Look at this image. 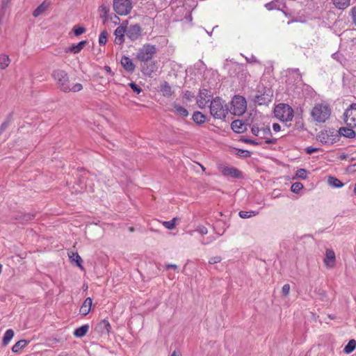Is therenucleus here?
<instances>
[{
    "instance_id": "nucleus-1",
    "label": "nucleus",
    "mask_w": 356,
    "mask_h": 356,
    "mask_svg": "<svg viewBox=\"0 0 356 356\" xmlns=\"http://www.w3.org/2000/svg\"><path fill=\"white\" fill-rule=\"evenodd\" d=\"M252 134L258 138V140H264L266 144H274L275 139L271 138V131L268 125L264 123L253 124L251 127Z\"/></svg>"
},
{
    "instance_id": "nucleus-2",
    "label": "nucleus",
    "mask_w": 356,
    "mask_h": 356,
    "mask_svg": "<svg viewBox=\"0 0 356 356\" xmlns=\"http://www.w3.org/2000/svg\"><path fill=\"white\" fill-rule=\"evenodd\" d=\"M210 113L215 119L224 120L229 108L220 97L214 98L210 104Z\"/></svg>"
},
{
    "instance_id": "nucleus-3",
    "label": "nucleus",
    "mask_w": 356,
    "mask_h": 356,
    "mask_svg": "<svg viewBox=\"0 0 356 356\" xmlns=\"http://www.w3.org/2000/svg\"><path fill=\"white\" fill-rule=\"evenodd\" d=\"M331 108L325 104H316L311 111L313 120L317 122H325L330 116Z\"/></svg>"
},
{
    "instance_id": "nucleus-4",
    "label": "nucleus",
    "mask_w": 356,
    "mask_h": 356,
    "mask_svg": "<svg viewBox=\"0 0 356 356\" xmlns=\"http://www.w3.org/2000/svg\"><path fill=\"white\" fill-rule=\"evenodd\" d=\"M274 114L280 121L288 122H291L293 118V110L288 104H280L275 106Z\"/></svg>"
},
{
    "instance_id": "nucleus-5",
    "label": "nucleus",
    "mask_w": 356,
    "mask_h": 356,
    "mask_svg": "<svg viewBox=\"0 0 356 356\" xmlns=\"http://www.w3.org/2000/svg\"><path fill=\"white\" fill-rule=\"evenodd\" d=\"M156 53L155 45L145 44L140 48L136 54V58L140 62H147L150 60Z\"/></svg>"
},
{
    "instance_id": "nucleus-6",
    "label": "nucleus",
    "mask_w": 356,
    "mask_h": 356,
    "mask_svg": "<svg viewBox=\"0 0 356 356\" xmlns=\"http://www.w3.org/2000/svg\"><path fill=\"white\" fill-rule=\"evenodd\" d=\"M230 112L238 116L242 115L246 111L247 102L245 99L239 95L234 96L231 102Z\"/></svg>"
},
{
    "instance_id": "nucleus-7",
    "label": "nucleus",
    "mask_w": 356,
    "mask_h": 356,
    "mask_svg": "<svg viewBox=\"0 0 356 356\" xmlns=\"http://www.w3.org/2000/svg\"><path fill=\"white\" fill-rule=\"evenodd\" d=\"M52 76L56 81L58 87L63 91L69 90V77L67 73L62 70H56L52 73Z\"/></svg>"
},
{
    "instance_id": "nucleus-8",
    "label": "nucleus",
    "mask_w": 356,
    "mask_h": 356,
    "mask_svg": "<svg viewBox=\"0 0 356 356\" xmlns=\"http://www.w3.org/2000/svg\"><path fill=\"white\" fill-rule=\"evenodd\" d=\"M131 2L130 0H114V10L120 15H127L131 10Z\"/></svg>"
},
{
    "instance_id": "nucleus-9",
    "label": "nucleus",
    "mask_w": 356,
    "mask_h": 356,
    "mask_svg": "<svg viewBox=\"0 0 356 356\" xmlns=\"http://www.w3.org/2000/svg\"><path fill=\"white\" fill-rule=\"evenodd\" d=\"M318 140L323 144L330 145L339 140V134L335 131H321L318 135Z\"/></svg>"
},
{
    "instance_id": "nucleus-10",
    "label": "nucleus",
    "mask_w": 356,
    "mask_h": 356,
    "mask_svg": "<svg viewBox=\"0 0 356 356\" xmlns=\"http://www.w3.org/2000/svg\"><path fill=\"white\" fill-rule=\"evenodd\" d=\"M344 121L349 127H356V104H351L345 111Z\"/></svg>"
},
{
    "instance_id": "nucleus-11",
    "label": "nucleus",
    "mask_w": 356,
    "mask_h": 356,
    "mask_svg": "<svg viewBox=\"0 0 356 356\" xmlns=\"http://www.w3.org/2000/svg\"><path fill=\"white\" fill-rule=\"evenodd\" d=\"M218 169L224 176L227 177L241 178L242 177V173L234 167L220 165Z\"/></svg>"
},
{
    "instance_id": "nucleus-12",
    "label": "nucleus",
    "mask_w": 356,
    "mask_h": 356,
    "mask_svg": "<svg viewBox=\"0 0 356 356\" xmlns=\"http://www.w3.org/2000/svg\"><path fill=\"white\" fill-rule=\"evenodd\" d=\"M127 29V36L132 41H135L141 36L142 29L138 24L130 25Z\"/></svg>"
},
{
    "instance_id": "nucleus-13",
    "label": "nucleus",
    "mask_w": 356,
    "mask_h": 356,
    "mask_svg": "<svg viewBox=\"0 0 356 356\" xmlns=\"http://www.w3.org/2000/svg\"><path fill=\"white\" fill-rule=\"evenodd\" d=\"M211 97L210 92L207 89L201 90L197 97V104L200 108L206 107Z\"/></svg>"
},
{
    "instance_id": "nucleus-14",
    "label": "nucleus",
    "mask_w": 356,
    "mask_h": 356,
    "mask_svg": "<svg viewBox=\"0 0 356 356\" xmlns=\"http://www.w3.org/2000/svg\"><path fill=\"white\" fill-rule=\"evenodd\" d=\"M127 34V29L122 26H118L114 32L115 43L117 44H122L124 42V35Z\"/></svg>"
},
{
    "instance_id": "nucleus-15",
    "label": "nucleus",
    "mask_w": 356,
    "mask_h": 356,
    "mask_svg": "<svg viewBox=\"0 0 356 356\" xmlns=\"http://www.w3.org/2000/svg\"><path fill=\"white\" fill-rule=\"evenodd\" d=\"M324 263L325 265L328 268H332L334 266L335 263V253L333 250L327 249L326 250Z\"/></svg>"
},
{
    "instance_id": "nucleus-16",
    "label": "nucleus",
    "mask_w": 356,
    "mask_h": 356,
    "mask_svg": "<svg viewBox=\"0 0 356 356\" xmlns=\"http://www.w3.org/2000/svg\"><path fill=\"white\" fill-rule=\"evenodd\" d=\"M87 44L86 40H82L77 44H74L72 46L65 49V52H72L74 54L79 53Z\"/></svg>"
},
{
    "instance_id": "nucleus-17",
    "label": "nucleus",
    "mask_w": 356,
    "mask_h": 356,
    "mask_svg": "<svg viewBox=\"0 0 356 356\" xmlns=\"http://www.w3.org/2000/svg\"><path fill=\"white\" fill-rule=\"evenodd\" d=\"M121 64L124 70L129 72H133L135 70L134 64L133 63L132 60L127 56H124L122 57Z\"/></svg>"
},
{
    "instance_id": "nucleus-18",
    "label": "nucleus",
    "mask_w": 356,
    "mask_h": 356,
    "mask_svg": "<svg viewBox=\"0 0 356 356\" xmlns=\"http://www.w3.org/2000/svg\"><path fill=\"white\" fill-rule=\"evenodd\" d=\"M92 304V299L90 298H87L84 300V302H83V304L80 308V310H79L80 314L83 316H86L88 314H89V312L91 309Z\"/></svg>"
},
{
    "instance_id": "nucleus-19",
    "label": "nucleus",
    "mask_w": 356,
    "mask_h": 356,
    "mask_svg": "<svg viewBox=\"0 0 356 356\" xmlns=\"http://www.w3.org/2000/svg\"><path fill=\"white\" fill-rule=\"evenodd\" d=\"M231 127L236 133H242L245 130V124L240 120H234L231 124Z\"/></svg>"
},
{
    "instance_id": "nucleus-20",
    "label": "nucleus",
    "mask_w": 356,
    "mask_h": 356,
    "mask_svg": "<svg viewBox=\"0 0 356 356\" xmlns=\"http://www.w3.org/2000/svg\"><path fill=\"white\" fill-rule=\"evenodd\" d=\"M337 133L339 134V138L341 136L349 138H353L355 136V132L352 129L348 127H341Z\"/></svg>"
},
{
    "instance_id": "nucleus-21",
    "label": "nucleus",
    "mask_w": 356,
    "mask_h": 356,
    "mask_svg": "<svg viewBox=\"0 0 356 356\" xmlns=\"http://www.w3.org/2000/svg\"><path fill=\"white\" fill-rule=\"evenodd\" d=\"M111 328V325L106 320H102L97 325V329L102 334H108Z\"/></svg>"
},
{
    "instance_id": "nucleus-22",
    "label": "nucleus",
    "mask_w": 356,
    "mask_h": 356,
    "mask_svg": "<svg viewBox=\"0 0 356 356\" xmlns=\"http://www.w3.org/2000/svg\"><path fill=\"white\" fill-rule=\"evenodd\" d=\"M89 325L88 324L83 325L74 331V335L77 338L84 337L89 330Z\"/></svg>"
},
{
    "instance_id": "nucleus-23",
    "label": "nucleus",
    "mask_w": 356,
    "mask_h": 356,
    "mask_svg": "<svg viewBox=\"0 0 356 356\" xmlns=\"http://www.w3.org/2000/svg\"><path fill=\"white\" fill-rule=\"evenodd\" d=\"M172 106L175 109V113L176 115L183 118L187 117L188 115V111L184 107L175 103L172 104Z\"/></svg>"
},
{
    "instance_id": "nucleus-24",
    "label": "nucleus",
    "mask_w": 356,
    "mask_h": 356,
    "mask_svg": "<svg viewBox=\"0 0 356 356\" xmlns=\"http://www.w3.org/2000/svg\"><path fill=\"white\" fill-rule=\"evenodd\" d=\"M327 184L332 188H341L343 186V184L339 179L332 176L328 177Z\"/></svg>"
},
{
    "instance_id": "nucleus-25",
    "label": "nucleus",
    "mask_w": 356,
    "mask_h": 356,
    "mask_svg": "<svg viewBox=\"0 0 356 356\" xmlns=\"http://www.w3.org/2000/svg\"><path fill=\"white\" fill-rule=\"evenodd\" d=\"M161 92L165 97H170L172 95V90L171 86L167 83L164 82L161 85Z\"/></svg>"
},
{
    "instance_id": "nucleus-26",
    "label": "nucleus",
    "mask_w": 356,
    "mask_h": 356,
    "mask_svg": "<svg viewBox=\"0 0 356 356\" xmlns=\"http://www.w3.org/2000/svg\"><path fill=\"white\" fill-rule=\"evenodd\" d=\"M192 119L195 123L201 124L205 122L206 117L201 112L195 111L193 114Z\"/></svg>"
},
{
    "instance_id": "nucleus-27",
    "label": "nucleus",
    "mask_w": 356,
    "mask_h": 356,
    "mask_svg": "<svg viewBox=\"0 0 356 356\" xmlns=\"http://www.w3.org/2000/svg\"><path fill=\"white\" fill-rule=\"evenodd\" d=\"M334 5L339 9H345L350 4V0H332Z\"/></svg>"
},
{
    "instance_id": "nucleus-28",
    "label": "nucleus",
    "mask_w": 356,
    "mask_h": 356,
    "mask_svg": "<svg viewBox=\"0 0 356 356\" xmlns=\"http://www.w3.org/2000/svg\"><path fill=\"white\" fill-rule=\"evenodd\" d=\"M47 8H48V4H47L44 2L42 3L40 6H38L35 9V10L33 13V15L35 17H37L40 16V15H42L47 9Z\"/></svg>"
},
{
    "instance_id": "nucleus-29",
    "label": "nucleus",
    "mask_w": 356,
    "mask_h": 356,
    "mask_svg": "<svg viewBox=\"0 0 356 356\" xmlns=\"http://www.w3.org/2000/svg\"><path fill=\"white\" fill-rule=\"evenodd\" d=\"M14 336V331L12 329H9L6 331L4 336L3 337L2 343L3 346H6L9 343L10 340L13 339Z\"/></svg>"
},
{
    "instance_id": "nucleus-30",
    "label": "nucleus",
    "mask_w": 356,
    "mask_h": 356,
    "mask_svg": "<svg viewBox=\"0 0 356 356\" xmlns=\"http://www.w3.org/2000/svg\"><path fill=\"white\" fill-rule=\"evenodd\" d=\"M71 261L72 262H75L76 264L81 269H83V266L81 265L82 259L79 255L77 252H72V254L69 255Z\"/></svg>"
},
{
    "instance_id": "nucleus-31",
    "label": "nucleus",
    "mask_w": 356,
    "mask_h": 356,
    "mask_svg": "<svg viewBox=\"0 0 356 356\" xmlns=\"http://www.w3.org/2000/svg\"><path fill=\"white\" fill-rule=\"evenodd\" d=\"M356 348V341L355 339H350L347 345L343 348V352L346 354L351 353Z\"/></svg>"
},
{
    "instance_id": "nucleus-32",
    "label": "nucleus",
    "mask_w": 356,
    "mask_h": 356,
    "mask_svg": "<svg viewBox=\"0 0 356 356\" xmlns=\"http://www.w3.org/2000/svg\"><path fill=\"white\" fill-rule=\"evenodd\" d=\"M27 344V341L20 340L13 345V346L12 347V351L13 353H18L21 349L24 348Z\"/></svg>"
},
{
    "instance_id": "nucleus-33",
    "label": "nucleus",
    "mask_w": 356,
    "mask_h": 356,
    "mask_svg": "<svg viewBox=\"0 0 356 356\" xmlns=\"http://www.w3.org/2000/svg\"><path fill=\"white\" fill-rule=\"evenodd\" d=\"M10 63V60L9 56L6 54L0 55V68L5 69L6 68Z\"/></svg>"
},
{
    "instance_id": "nucleus-34",
    "label": "nucleus",
    "mask_w": 356,
    "mask_h": 356,
    "mask_svg": "<svg viewBox=\"0 0 356 356\" xmlns=\"http://www.w3.org/2000/svg\"><path fill=\"white\" fill-rule=\"evenodd\" d=\"M178 220V218L175 217L171 220L169 221H163L162 225L168 229L172 230L175 229L176 227V221Z\"/></svg>"
},
{
    "instance_id": "nucleus-35",
    "label": "nucleus",
    "mask_w": 356,
    "mask_h": 356,
    "mask_svg": "<svg viewBox=\"0 0 356 356\" xmlns=\"http://www.w3.org/2000/svg\"><path fill=\"white\" fill-rule=\"evenodd\" d=\"M82 89H83V86L79 83H76L72 86H70V84H69V90H67L65 92H76L81 90Z\"/></svg>"
},
{
    "instance_id": "nucleus-36",
    "label": "nucleus",
    "mask_w": 356,
    "mask_h": 356,
    "mask_svg": "<svg viewBox=\"0 0 356 356\" xmlns=\"http://www.w3.org/2000/svg\"><path fill=\"white\" fill-rule=\"evenodd\" d=\"M303 188V184L300 182H295L291 185V191L294 193H298Z\"/></svg>"
},
{
    "instance_id": "nucleus-37",
    "label": "nucleus",
    "mask_w": 356,
    "mask_h": 356,
    "mask_svg": "<svg viewBox=\"0 0 356 356\" xmlns=\"http://www.w3.org/2000/svg\"><path fill=\"white\" fill-rule=\"evenodd\" d=\"M258 214L257 211H241L239 212V216L242 218H248L251 216H254Z\"/></svg>"
},
{
    "instance_id": "nucleus-38",
    "label": "nucleus",
    "mask_w": 356,
    "mask_h": 356,
    "mask_svg": "<svg viewBox=\"0 0 356 356\" xmlns=\"http://www.w3.org/2000/svg\"><path fill=\"white\" fill-rule=\"evenodd\" d=\"M108 33L106 31H103L101 32L99 36V43L100 45H104L107 41Z\"/></svg>"
},
{
    "instance_id": "nucleus-39",
    "label": "nucleus",
    "mask_w": 356,
    "mask_h": 356,
    "mask_svg": "<svg viewBox=\"0 0 356 356\" xmlns=\"http://www.w3.org/2000/svg\"><path fill=\"white\" fill-rule=\"evenodd\" d=\"M296 177L299 179H305L307 177V172L303 168L298 169L296 172Z\"/></svg>"
},
{
    "instance_id": "nucleus-40",
    "label": "nucleus",
    "mask_w": 356,
    "mask_h": 356,
    "mask_svg": "<svg viewBox=\"0 0 356 356\" xmlns=\"http://www.w3.org/2000/svg\"><path fill=\"white\" fill-rule=\"evenodd\" d=\"M86 29L81 26H74L73 27V31L76 36H79L86 32Z\"/></svg>"
},
{
    "instance_id": "nucleus-41",
    "label": "nucleus",
    "mask_w": 356,
    "mask_h": 356,
    "mask_svg": "<svg viewBox=\"0 0 356 356\" xmlns=\"http://www.w3.org/2000/svg\"><path fill=\"white\" fill-rule=\"evenodd\" d=\"M236 154L241 157H248L250 156V152L248 150L236 149Z\"/></svg>"
},
{
    "instance_id": "nucleus-42",
    "label": "nucleus",
    "mask_w": 356,
    "mask_h": 356,
    "mask_svg": "<svg viewBox=\"0 0 356 356\" xmlns=\"http://www.w3.org/2000/svg\"><path fill=\"white\" fill-rule=\"evenodd\" d=\"M278 3L279 2L277 1H272L270 3H266L265 7L269 10L273 9H279Z\"/></svg>"
},
{
    "instance_id": "nucleus-43",
    "label": "nucleus",
    "mask_w": 356,
    "mask_h": 356,
    "mask_svg": "<svg viewBox=\"0 0 356 356\" xmlns=\"http://www.w3.org/2000/svg\"><path fill=\"white\" fill-rule=\"evenodd\" d=\"M33 218H34V216L33 214L26 213V214H24L22 217H21L19 220L22 223H24V222H26L28 221H30V220H31Z\"/></svg>"
},
{
    "instance_id": "nucleus-44",
    "label": "nucleus",
    "mask_w": 356,
    "mask_h": 356,
    "mask_svg": "<svg viewBox=\"0 0 356 356\" xmlns=\"http://www.w3.org/2000/svg\"><path fill=\"white\" fill-rule=\"evenodd\" d=\"M221 260H222V258L220 256L212 257L209 259V264H218V263H220L221 261Z\"/></svg>"
},
{
    "instance_id": "nucleus-45",
    "label": "nucleus",
    "mask_w": 356,
    "mask_h": 356,
    "mask_svg": "<svg viewBox=\"0 0 356 356\" xmlns=\"http://www.w3.org/2000/svg\"><path fill=\"white\" fill-rule=\"evenodd\" d=\"M129 85L131 87V88L137 94H139L141 92V91H142L141 88L138 85H136L134 82H131Z\"/></svg>"
},
{
    "instance_id": "nucleus-46",
    "label": "nucleus",
    "mask_w": 356,
    "mask_h": 356,
    "mask_svg": "<svg viewBox=\"0 0 356 356\" xmlns=\"http://www.w3.org/2000/svg\"><path fill=\"white\" fill-rule=\"evenodd\" d=\"M243 141L245 143H246L252 144V145H261L262 143V142L261 140H252V139H250V138L244 139Z\"/></svg>"
},
{
    "instance_id": "nucleus-47",
    "label": "nucleus",
    "mask_w": 356,
    "mask_h": 356,
    "mask_svg": "<svg viewBox=\"0 0 356 356\" xmlns=\"http://www.w3.org/2000/svg\"><path fill=\"white\" fill-rule=\"evenodd\" d=\"M290 291V285L289 284H285L282 289V295L286 296L289 295Z\"/></svg>"
},
{
    "instance_id": "nucleus-48",
    "label": "nucleus",
    "mask_w": 356,
    "mask_h": 356,
    "mask_svg": "<svg viewBox=\"0 0 356 356\" xmlns=\"http://www.w3.org/2000/svg\"><path fill=\"white\" fill-rule=\"evenodd\" d=\"M197 231L202 235H205L208 233V229L206 227L200 225L197 227Z\"/></svg>"
},
{
    "instance_id": "nucleus-49",
    "label": "nucleus",
    "mask_w": 356,
    "mask_h": 356,
    "mask_svg": "<svg viewBox=\"0 0 356 356\" xmlns=\"http://www.w3.org/2000/svg\"><path fill=\"white\" fill-rule=\"evenodd\" d=\"M318 150H319L318 148L313 147H307L305 149V152L308 154H313L314 152H318Z\"/></svg>"
},
{
    "instance_id": "nucleus-50",
    "label": "nucleus",
    "mask_w": 356,
    "mask_h": 356,
    "mask_svg": "<svg viewBox=\"0 0 356 356\" xmlns=\"http://www.w3.org/2000/svg\"><path fill=\"white\" fill-rule=\"evenodd\" d=\"M351 17L353 24L356 25V6L352 8L351 9Z\"/></svg>"
},
{
    "instance_id": "nucleus-51",
    "label": "nucleus",
    "mask_w": 356,
    "mask_h": 356,
    "mask_svg": "<svg viewBox=\"0 0 356 356\" xmlns=\"http://www.w3.org/2000/svg\"><path fill=\"white\" fill-rule=\"evenodd\" d=\"M215 240L214 238H211V237H209L207 238V239H203L201 243L203 244V245H207L210 243H211L212 241H213Z\"/></svg>"
},
{
    "instance_id": "nucleus-52",
    "label": "nucleus",
    "mask_w": 356,
    "mask_h": 356,
    "mask_svg": "<svg viewBox=\"0 0 356 356\" xmlns=\"http://www.w3.org/2000/svg\"><path fill=\"white\" fill-rule=\"evenodd\" d=\"M215 240L214 238H211V237H209L207 238V239H203L201 243L203 244V245H207L210 243H211L212 241H213Z\"/></svg>"
},
{
    "instance_id": "nucleus-53",
    "label": "nucleus",
    "mask_w": 356,
    "mask_h": 356,
    "mask_svg": "<svg viewBox=\"0 0 356 356\" xmlns=\"http://www.w3.org/2000/svg\"><path fill=\"white\" fill-rule=\"evenodd\" d=\"M255 102L258 103L259 104H263L265 103V100H263V98L259 96L255 97Z\"/></svg>"
},
{
    "instance_id": "nucleus-54",
    "label": "nucleus",
    "mask_w": 356,
    "mask_h": 356,
    "mask_svg": "<svg viewBox=\"0 0 356 356\" xmlns=\"http://www.w3.org/2000/svg\"><path fill=\"white\" fill-rule=\"evenodd\" d=\"M273 129L275 132L280 131V129H281L280 125L279 124H277V123H274L273 124Z\"/></svg>"
},
{
    "instance_id": "nucleus-55",
    "label": "nucleus",
    "mask_w": 356,
    "mask_h": 356,
    "mask_svg": "<svg viewBox=\"0 0 356 356\" xmlns=\"http://www.w3.org/2000/svg\"><path fill=\"white\" fill-rule=\"evenodd\" d=\"M193 95L191 94V92H188V91H186L184 95V97L188 100H191V99L193 97Z\"/></svg>"
},
{
    "instance_id": "nucleus-56",
    "label": "nucleus",
    "mask_w": 356,
    "mask_h": 356,
    "mask_svg": "<svg viewBox=\"0 0 356 356\" xmlns=\"http://www.w3.org/2000/svg\"><path fill=\"white\" fill-rule=\"evenodd\" d=\"M165 268H166V269L172 268L176 270L177 268V266L176 264H168V265H166Z\"/></svg>"
},
{
    "instance_id": "nucleus-57",
    "label": "nucleus",
    "mask_w": 356,
    "mask_h": 356,
    "mask_svg": "<svg viewBox=\"0 0 356 356\" xmlns=\"http://www.w3.org/2000/svg\"><path fill=\"white\" fill-rule=\"evenodd\" d=\"M152 72V70H145L144 67H143V72L146 74H150L151 72Z\"/></svg>"
},
{
    "instance_id": "nucleus-58",
    "label": "nucleus",
    "mask_w": 356,
    "mask_h": 356,
    "mask_svg": "<svg viewBox=\"0 0 356 356\" xmlns=\"http://www.w3.org/2000/svg\"><path fill=\"white\" fill-rule=\"evenodd\" d=\"M171 356H179V354H178L176 351H174V352L172 353Z\"/></svg>"
},
{
    "instance_id": "nucleus-59",
    "label": "nucleus",
    "mask_w": 356,
    "mask_h": 356,
    "mask_svg": "<svg viewBox=\"0 0 356 356\" xmlns=\"http://www.w3.org/2000/svg\"><path fill=\"white\" fill-rule=\"evenodd\" d=\"M337 56H338V55H337V54H332V57H333L334 58H335V59H337Z\"/></svg>"
},
{
    "instance_id": "nucleus-60",
    "label": "nucleus",
    "mask_w": 356,
    "mask_h": 356,
    "mask_svg": "<svg viewBox=\"0 0 356 356\" xmlns=\"http://www.w3.org/2000/svg\"><path fill=\"white\" fill-rule=\"evenodd\" d=\"M8 2V0H6V1H3V6H4Z\"/></svg>"
},
{
    "instance_id": "nucleus-61",
    "label": "nucleus",
    "mask_w": 356,
    "mask_h": 356,
    "mask_svg": "<svg viewBox=\"0 0 356 356\" xmlns=\"http://www.w3.org/2000/svg\"><path fill=\"white\" fill-rule=\"evenodd\" d=\"M354 193L356 194V182H355V187H354Z\"/></svg>"
},
{
    "instance_id": "nucleus-62",
    "label": "nucleus",
    "mask_w": 356,
    "mask_h": 356,
    "mask_svg": "<svg viewBox=\"0 0 356 356\" xmlns=\"http://www.w3.org/2000/svg\"><path fill=\"white\" fill-rule=\"evenodd\" d=\"M200 166H201L202 170L203 171H204V170H205V168H204L203 165H200Z\"/></svg>"
},
{
    "instance_id": "nucleus-63",
    "label": "nucleus",
    "mask_w": 356,
    "mask_h": 356,
    "mask_svg": "<svg viewBox=\"0 0 356 356\" xmlns=\"http://www.w3.org/2000/svg\"><path fill=\"white\" fill-rule=\"evenodd\" d=\"M278 197L277 193H275V195L274 197Z\"/></svg>"
},
{
    "instance_id": "nucleus-64",
    "label": "nucleus",
    "mask_w": 356,
    "mask_h": 356,
    "mask_svg": "<svg viewBox=\"0 0 356 356\" xmlns=\"http://www.w3.org/2000/svg\"><path fill=\"white\" fill-rule=\"evenodd\" d=\"M278 197L277 193H275V195L274 197Z\"/></svg>"
}]
</instances>
